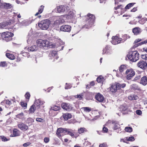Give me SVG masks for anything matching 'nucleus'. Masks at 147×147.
Listing matches in <instances>:
<instances>
[{
	"label": "nucleus",
	"mask_w": 147,
	"mask_h": 147,
	"mask_svg": "<svg viewBox=\"0 0 147 147\" xmlns=\"http://www.w3.org/2000/svg\"><path fill=\"white\" fill-rule=\"evenodd\" d=\"M127 56L131 61L135 62L139 59V54L137 51H131L129 53Z\"/></svg>",
	"instance_id": "f257e3e1"
},
{
	"label": "nucleus",
	"mask_w": 147,
	"mask_h": 147,
	"mask_svg": "<svg viewBox=\"0 0 147 147\" xmlns=\"http://www.w3.org/2000/svg\"><path fill=\"white\" fill-rule=\"evenodd\" d=\"M126 86L125 84H121L119 83L115 82L112 84L111 86L108 89L112 92H115L117 90L120 89L121 88H124Z\"/></svg>",
	"instance_id": "f03ea898"
},
{
	"label": "nucleus",
	"mask_w": 147,
	"mask_h": 147,
	"mask_svg": "<svg viewBox=\"0 0 147 147\" xmlns=\"http://www.w3.org/2000/svg\"><path fill=\"white\" fill-rule=\"evenodd\" d=\"M51 24V21L48 19L43 20L38 24L39 27L42 30H47L48 28Z\"/></svg>",
	"instance_id": "7ed1b4c3"
},
{
	"label": "nucleus",
	"mask_w": 147,
	"mask_h": 147,
	"mask_svg": "<svg viewBox=\"0 0 147 147\" xmlns=\"http://www.w3.org/2000/svg\"><path fill=\"white\" fill-rule=\"evenodd\" d=\"M14 34L13 33L9 31L4 32L1 33L2 39L3 40L7 42L11 40Z\"/></svg>",
	"instance_id": "20e7f679"
},
{
	"label": "nucleus",
	"mask_w": 147,
	"mask_h": 147,
	"mask_svg": "<svg viewBox=\"0 0 147 147\" xmlns=\"http://www.w3.org/2000/svg\"><path fill=\"white\" fill-rule=\"evenodd\" d=\"M86 18V22L89 23V27H90L93 25L95 21V16L90 13H88L85 16Z\"/></svg>",
	"instance_id": "39448f33"
},
{
	"label": "nucleus",
	"mask_w": 147,
	"mask_h": 147,
	"mask_svg": "<svg viewBox=\"0 0 147 147\" xmlns=\"http://www.w3.org/2000/svg\"><path fill=\"white\" fill-rule=\"evenodd\" d=\"M36 43L37 46L40 48H42L45 47H48L49 46V42L47 40L39 39L37 40Z\"/></svg>",
	"instance_id": "423d86ee"
},
{
	"label": "nucleus",
	"mask_w": 147,
	"mask_h": 147,
	"mask_svg": "<svg viewBox=\"0 0 147 147\" xmlns=\"http://www.w3.org/2000/svg\"><path fill=\"white\" fill-rule=\"evenodd\" d=\"M66 128H58L56 132L57 136L60 139L62 138V136L66 135Z\"/></svg>",
	"instance_id": "0eeeda50"
},
{
	"label": "nucleus",
	"mask_w": 147,
	"mask_h": 147,
	"mask_svg": "<svg viewBox=\"0 0 147 147\" xmlns=\"http://www.w3.org/2000/svg\"><path fill=\"white\" fill-rule=\"evenodd\" d=\"M125 74L127 75L126 77V78L129 80L131 79L135 75V73L132 69H128L126 71Z\"/></svg>",
	"instance_id": "6e6552de"
},
{
	"label": "nucleus",
	"mask_w": 147,
	"mask_h": 147,
	"mask_svg": "<svg viewBox=\"0 0 147 147\" xmlns=\"http://www.w3.org/2000/svg\"><path fill=\"white\" fill-rule=\"evenodd\" d=\"M137 66L143 70L147 69V63L143 60H140L137 64Z\"/></svg>",
	"instance_id": "1a4fd4ad"
},
{
	"label": "nucleus",
	"mask_w": 147,
	"mask_h": 147,
	"mask_svg": "<svg viewBox=\"0 0 147 147\" xmlns=\"http://www.w3.org/2000/svg\"><path fill=\"white\" fill-rule=\"evenodd\" d=\"M61 107L63 109L68 111H70L72 110L73 108L72 105L65 102H63L62 103Z\"/></svg>",
	"instance_id": "9d476101"
},
{
	"label": "nucleus",
	"mask_w": 147,
	"mask_h": 147,
	"mask_svg": "<svg viewBox=\"0 0 147 147\" xmlns=\"http://www.w3.org/2000/svg\"><path fill=\"white\" fill-rule=\"evenodd\" d=\"M122 38L117 36H113L112 37L111 42L112 44L115 45L122 42Z\"/></svg>",
	"instance_id": "9b49d317"
},
{
	"label": "nucleus",
	"mask_w": 147,
	"mask_h": 147,
	"mask_svg": "<svg viewBox=\"0 0 147 147\" xmlns=\"http://www.w3.org/2000/svg\"><path fill=\"white\" fill-rule=\"evenodd\" d=\"M69 9L68 6L61 5L57 7V10L58 13L64 12L66 11Z\"/></svg>",
	"instance_id": "f8f14e48"
},
{
	"label": "nucleus",
	"mask_w": 147,
	"mask_h": 147,
	"mask_svg": "<svg viewBox=\"0 0 147 147\" xmlns=\"http://www.w3.org/2000/svg\"><path fill=\"white\" fill-rule=\"evenodd\" d=\"M49 56L51 59H57L59 57L57 56V51H51L49 55Z\"/></svg>",
	"instance_id": "ddd939ff"
},
{
	"label": "nucleus",
	"mask_w": 147,
	"mask_h": 147,
	"mask_svg": "<svg viewBox=\"0 0 147 147\" xmlns=\"http://www.w3.org/2000/svg\"><path fill=\"white\" fill-rule=\"evenodd\" d=\"M71 29V27L68 25H62L60 28L61 31L63 32H70Z\"/></svg>",
	"instance_id": "4468645a"
},
{
	"label": "nucleus",
	"mask_w": 147,
	"mask_h": 147,
	"mask_svg": "<svg viewBox=\"0 0 147 147\" xmlns=\"http://www.w3.org/2000/svg\"><path fill=\"white\" fill-rule=\"evenodd\" d=\"M12 7L11 4L6 3H2L0 4V8L5 9H10Z\"/></svg>",
	"instance_id": "2eb2a0df"
},
{
	"label": "nucleus",
	"mask_w": 147,
	"mask_h": 147,
	"mask_svg": "<svg viewBox=\"0 0 147 147\" xmlns=\"http://www.w3.org/2000/svg\"><path fill=\"white\" fill-rule=\"evenodd\" d=\"M96 100L100 102H102L104 100V97L103 95L100 93H97L95 96Z\"/></svg>",
	"instance_id": "dca6fc26"
},
{
	"label": "nucleus",
	"mask_w": 147,
	"mask_h": 147,
	"mask_svg": "<svg viewBox=\"0 0 147 147\" xmlns=\"http://www.w3.org/2000/svg\"><path fill=\"white\" fill-rule=\"evenodd\" d=\"M18 127L21 130H26L28 129V126L26 124L21 123L18 125Z\"/></svg>",
	"instance_id": "f3484780"
},
{
	"label": "nucleus",
	"mask_w": 147,
	"mask_h": 147,
	"mask_svg": "<svg viewBox=\"0 0 147 147\" xmlns=\"http://www.w3.org/2000/svg\"><path fill=\"white\" fill-rule=\"evenodd\" d=\"M43 104V102L40 99H38L36 100L34 104L36 107L37 109L40 108V106Z\"/></svg>",
	"instance_id": "a211bd4d"
},
{
	"label": "nucleus",
	"mask_w": 147,
	"mask_h": 147,
	"mask_svg": "<svg viewBox=\"0 0 147 147\" xmlns=\"http://www.w3.org/2000/svg\"><path fill=\"white\" fill-rule=\"evenodd\" d=\"M140 83L144 86L146 85L147 84V77L144 76L141 77Z\"/></svg>",
	"instance_id": "6ab92c4d"
},
{
	"label": "nucleus",
	"mask_w": 147,
	"mask_h": 147,
	"mask_svg": "<svg viewBox=\"0 0 147 147\" xmlns=\"http://www.w3.org/2000/svg\"><path fill=\"white\" fill-rule=\"evenodd\" d=\"M20 135V131L17 129H14L13 130V134L11 135V137H16Z\"/></svg>",
	"instance_id": "aec40b11"
},
{
	"label": "nucleus",
	"mask_w": 147,
	"mask_h": 147,
	"mask_svg": "<svg viewBox=\"0 0 147 147\" xmlns=\"http://www.w3.org/2000/svg\"><path fill=\"white\" fill-rule=\"evenodd\" d=\"M11 24L10 21H5L0 23V28H3Z\"/></svg>",
	"instance_id": "412c9836"
},
{
	"label": "nucleus",
	"mask_w": 147,
	"mask_h": 147,
	"mask_svg": "<svg viewBox=\"0 0 147 147\" xmlns=\"http://www.w3.org/2000/svg\"><path fill=\"white\" fill-rule=\"evenodd\" d=\"M132 32L135 35H138L141 33V29L138 27L134 28L132 29Z\"/></svg>",
	"instance_id": "4be33fe9"
},
{
	"label": "nucleus",
	"mask_w": 147,
	"mask_h": 147,
	"mask_svg": "<svg viewBox=\"0 0 147 147\" xmlns=\"http://www.w3.org/2000/svg\"><path fill=\"white\" fill-rule=\"evenodd\" d=\"M62 117H63L65 120L67 121L69 119L71 118L72 115L70 114L65 113L63 115Z\"/></svg>",
	"instance_id": "5701e85b"
},
{
	"label": "nucleus",
	"mask_w": 147,
	"mask_h": 147,
	"mask_svg": "<svg viewBox=\"0 0 147 147\" xmlns=\"http://www.w3.org/2000/svg\"><path fill=\"white\" fill-rule=\"evenodd\" d=\"M69 135L73 138V130L66 128V135Z\"/></svg>",
	"instance_id": "b1692460"
},
{
	"label": "nucleus",
	"mask_w": 147,
	"mask_h": 147,
	"mask_svg": "<svg viewBox=\"0 0 147 147\" xmlns=\"http://www.w3.org/2000/svg\"><path fill=\"white\" fill-rule=\"evenodd\" d=\"M78 131L79 134H82L87 132V130L84 127H80L78 129Z\"/></svg>",
	"instance_id": "393cba45"
},
{
	"label": "nucleus",
	"mask_w": 147,
	"mask_h": 147,
	"mask_svg": "<svg viewBox=\"0 0 147 147\" xmlns=\"http://www.w3.org/2000/svg\"><path fill=\"white\" fill-rule=\"evenodd\" d=\"M44 6L43 5H41L39 7L38 12L35 14V16H38V14H41L43 11Z\"/></svg>",
	"instance_id": "a878e982"
},
{
	"label": "nucleus",
	"mask_w": 147,
	"mask_h": 147,
	"mask_svg": "<svg viewBox=\"0 0 147 147\" xmlns=\"http://www.w3.org/2000/svg\"><path fill=\"white\" fill-rule=\"evenodd\" d=\"M128 98L130 100H136L138 99V97L135 95H131L128 97Z\"/></svg>",
	"instance_id": "bb28decb"
},
{
	"label": "nucleus",
	"mask_w": 147,
	"mask_h": 147,
	"mask_svg": "<svg viewBox=\"0 0 147 147\" xmlns=\"http://www.w3.org/2000/svg\"><path fill=\"white\" fill-rule=\"evenodd\" d=\"M36 109H37L36 108V107L33 104L32 106H31L29 110V112L30 113H34Z\"/></svg>",
	"instance_id": "cd10ccee"
},
{
	"label": "nucleus",
	"mask_w": 147,
	"mask_h": 147,
	"mask_svg": "<svg viewBox=\"0 0 147 147\" xmlns=\"http://www.w3.org/2000/svg\"><path fill=\"white\" fill-rule=\"evenodd\" d=\"M6 56L7 58L11 60H13L15 58V56L10 53H6Z\"/></svg>",
	"instance_id": "c85d7f7f"
},
{
	"label": "nucleus",
	"mask_w": 147,
	"mask_h": 147,
	"mask_svg": "<svg viewBox=\"0 0 147 147\" xmlns=\"http://www.w3.org/2000/svg\"><path fill=\"white\" fill-rule=\"evenodd\" d=\"M81 109L84 112L87 113L90 112L91 110V108L88 107H82L81 108Z\"/></svg>",
	"instance_id": "c756f323"
},
{
	"label": "nucleus",
	"mask_w": 147,
	"mask_h": 147,
	"mask_svg": "<svg viewBox=\"0 0 147 147\" xmlns=\"http://www.w3.org/2000/svg\"><path fill=\"white\" fill-rule=\"evenodd\" d=\"M104 78L102 76H99L96 79V80L98 83H102L104 81Z\"/></svg>",
	"instance_id": "7c9ffc66"
},
{
	"label": "nucleus",
	"mask_w": 147,
	"mask_h": 147,
	"mask_svg": "<svg viewBox=\"0 0 147 147\" xmlns=\"http://www.w3.org/2000/svg\"><path fill=\"white\" fill-rule=\"evenodd\" d=\"M136 4V3H129L125 7V9L126 10L129 9L131 7H132Z\"/></svg>",
	"instance_id": "2f4dec72"
},
{
	"label": "nucleus",
	"mask_w": 147,
	"mask_h": 147,
	"mask_svg": "<svg viewBox=\"0 0 147 147\" xmlns=\"http://www.w3.org/2000/svg\"><path fill=\"white\" fill-rule=\"evenodd\" d=\"M126 67L125 65H121L119 67V71L121 73H122L124 70L126 69Z\"/></svg>",
	"instance_id": "473e14b6"
},
{
	"label": "nucleus",
	"mask_w": 147,
	"mask_h": 147,
	"mask_svg": "<svg viewBox=\"0 0 147 147\" xmlns=\"http://www.w3.org/2000/svg\"><path fill=\"white\" fill-rule=\"evenodd\" d=\"M128 38H130V36H128L127 34H124L122 36V42H124L125 40H126L128 38Z\"/></svg>",
	"instance_id": "72a5a7b5"
},
{
	"label": "nucleus",
	"mask_w": 147,
	"mask_h": 147,
	"mask_svg": "<svg viewBox=\"0 0 147 147\" xmlns=\"http://www.w3.org/2000/svg\"><path fill=\"white\" fill-rule=\"evenodd\" d=\"M73 134H74L73 138H76L80 136L78 132L75 130H73Z\"/></svg>",
	"instance_id": "f704fd0d"
},
{
	"label": "nucleus",
	"mask_w": 147,
	"mask_h": 147,
	"mask_svg": "<svg viewBox=\"0 0 147 147\" xmlns=\"http://www.w3.org/2000/svg\"><path fill=\"white\" fill-rule=\"evenodd\" d=\"M51 109L54 111H57L60 109V107L59 106L54 105L51 107Z\"/></svg>",
	"instance_id": "c9c22d12"
},
{
	"label": "nucleus",
	"mask_w": 147,
	"mask_h": 147,
	"mask_svg": "<svg viewBox=\"0 0 147 147\" xmlns=\"http://www.w3.org/2000/svg\"><path fill=\"white\" fill-rule=\"evenodd\" d=\"M83 93H81L79 95H77L75 96V98H78L79 100H82L83 99Z\"/></svg>",
	"instance_id": "e433bc0d"
},
{
	"label": "nucleus",
	"mask_w": 147,
	"mask_h": 147,
	"mask_svg": "<svg viewBox=\"0 0 147 147\" xmlns=\"http://www.w3.org/2000/svg\"><path fill=\"white\" fill-rule=\"evenodd\" d=\"M20 105L22 107L24 108V109H25L27 108V104L26 103L21 101L20 102Z\"/></svg>",
	"instance_id": "4c0bfd02"
},
{
	"label": "nucleus",
	"mask_w": 147,
	"mask_h": 147,
	"mask_svg": "<svg viewBox=\"0 0 147 147\" xmlns=\"http://www.w3.org/2000/svg\"><path fill=\"white\" fill-rule=\"evenodd\" d=\"M21 54L22 56L27 57L28 58H29L30 57V55L29 53L26 52H23L21 53Z\"/></svg>",
	"instance_id": "58836bf2"
},
{
	"label": "nucleus",
	"mask_w": 147,
	"mask_h": 147,
	"mask_svg": "<svg viewBox=\"0 0 147 147\" xmlns=\"http://www.w3.org/2000/svg\"><path fill=\"white\" fill-rule=\"evenodd\" d=\"M37 49V46L34 45L30 47L29 50L30 51H33L36 50Z\"/></svg>",
	"instance_id": "ea45409f"
},
{
	"label": "nucleus",
	"mask_w": 147,
	"mask_h": 147,
	"mask_svg": "<svg viewBox=\"0 0 147 147\" xmlns=\"http://www.w3.org/2000/svg\"><path fill=\"white\" fill-rule=\"evenodd\" d=\"M125 131L127 132H131L133 131L132 128L130 127H125Z\"/></svg>",
	"instance_id": "a19ab883"
},
{
	"label": "nucleus",
	"mask_w": 147,
	"mask_h": 147,
	"mask_svg": "<svg viewBox=\"0 0 147 147\" xmlns=\"http://www.w3.org/2000/svg\"><path fill=\"white\" fill-rule=\"evenodd\" d=\"M7 66V63L6 61H1L0 62V67H4Z\"/></svg>",
	"instance_id": "79ce46f5"
},
{
	"label": "nucleus",
	"mask_w": 147,
	"mask_h": 147,
	"mask_svg": "<svg viewBox=\"0 0 147 147\" xmlns=\"http://www.w3.org/2000/svg\"><path fill=\"white\" fill-rule=\"evenodd\" d=\"M59 24V23H58L56 20L52 24V26L53 27L56 28L57 27H58Z\"/></svg>",
	"instance_id": "37998d69"
},
{
	"label": "nucleus",
	"mask_w": 147,
	"mask_h": 147,
	"mask_svg": "<svg viewBox=\"0 0 147 147\" xmlns=\"http://www.w3.org/2000/svg\"><path fill=\"white\" fill-rule=\"evenodd\" d=\"M132 88L135 90H141L140 87L136 84H133L132 85Z\"/></svg>",
	"instance_id": "c03bdc74"
},
{
	"label": "nucleus",
	"mask_w": 147,
	"mask_h": 147,
	"mask_svg": "<svg viewBox=\"0 0 147 147\" xmlns=\"http://www.w3.org/2000/svg\"><path fill=\"white\" fill-rule=\"evenodd\" d=\"M57 21L59 23V24L60 23H63L64 22V20L62 17H60L59 18L58 20H57Z\"/></svg>",
	"instance_id": "a18cd8bd"
},
{
	"label": "nucleus",
	"mask_w": 147,
	"mask_h": 147,
	"mask_svg": "<svg viewBox=\"0 0 147 147\" xmlns=\"http://www.w3.org/2000/svg\"><path fill=\"white\" fill-rule=\"evenodd\" d=\"M141 78V76L139 75L136 76L134 78L133 81L135 82L137 81L138 80H140Z\"/></svg>",
	"instance_id": "49530a36"
},
{
	"label": "nucleus",
	"mask_w": 147,
	"mask_h": 147,
	"mask_svg": "<svg viewBox=\"0 0 147 147\" xmlns=\"http://www.w3.org/2000/svg\"><path fill=\"white\" fill-rule=\"evenodd\" d=\"M25 96L26 99L28 101L30 99V95L29 92H27L25 95Z\"/></svg>",
	"instance_id": "de8ad7c7"
},
{
	"label": "nucleus",
	"mask_w": 147,
	"mask_h": 147,
	"mask_svg": "<svg viewBox=\"0 0 147 147\" xmlns=\"http://www.w3.org/2000/svg\"><path fill=\"white\" fill-rule=\"evenodd\" d=\"M108 132V129L107 127L104 125L102 128V132L104 133H107Z\"/></svg>",
	"instance_id": "09e8293b"
},
{
	"label": "nucleus",
	"mask_w": 147,
	"mask_h": 147,
	"mask_svg": "<svg viewBox=\"0 0 147 147\" xmlns=\"http://www.w3.org/2000/svg\"><path fill=\"white\" fill-rule=\"evenodd\" d=\"M1 140L3 142H6L9 140V139H8L4 136H0Z\"/></svg>",
	"instance_id": "8fccbe9b"
},
{
	"label": "nucleus",
	"mask_w": 147,
	"mask_h": 147,
	"mask_svg": "<svg viewBox=\"0 0 147 147\" xmlns=\"http://www.w3.org/2000/svg\"><path fill=\"white\" fill-rule=\"evenodd\" d=\"M72 86L70 84H68L66 83V84L65 88L66 89H68L71 88Z\"/></svg>",
	"instance_id": "3c124183"
},
{
	"label": "nucleus",
	"mask_w": 147,
	"mask_h": 147,
	"mask_svg": "<svg viewBox=\"0 0 147 147\" xmlns=\"http://www.w3.org/2000/svg\"><path fill=\"white\" fill-rule=\"evenodd\" d=\"M120 108L121 110L123 111H125L127 109V106L123 105L121 106Z\"/></svg>",
	"instance_id": "603ef678"
},
{
	"label": "nucleus",
	"mask_w": 147,
	"mask_h": 147,
	"mask_svg": "<svg viewBox=\"0 0 147 147\" xmlns=\"http://www.w3.org/2000/svg\"><path fill=\"white\" fill-rule=\"evenodd\" d=\"M119 128L120 125L119 124H116L114 125L113 129L114 130H115Z\"/></svg>",
	"instance_id": "864d4df0"
},
{
	"label": "nucleus",
	"mask_w": 147,
	"mask_h": 147,
	"mask_svg": "<svg viewBox=\"0 0 147 147\" xmlns=\"http://www.w3.org/2000/svg\"><path fill=\"white\" fill-rule=\"evenodd\" d=\"M147 43V39L142 42H140L139 43H137V44L139 46H140L144 44H146Z\"/></svg>",
	"instance_id": "5fc2aeb1"
},
{
	"label": "nucleus",
	"mask_w": 147,
	"mask_h": 147,
	"mask_svg": "<svg viewBox=\"0 0 147 147\" xmlns=\"http://www.w3.org/2000/svg\"><path fill=\"white\" fill-rule=\"evenodd\" d=\"M50 141V138L49 137H46L44 138V142L46 143H48Z\"/></svg>",
	"instance_id": "6e6d98bb"
},
{
	"label": "nucleus",
	"mask_w": 147,
	"mask_h": 147,
	"mask_svg": "<svg viewBox=\"0 0 147 147\" xmlns=\"http://www.w3.org/2000/svg\"><path fill=\"white\" fill-rule=\"evenodd\" d=\"M99 147H108L107 143H104L100 144Z\"/></svg>",
	"instance_id": "4d7b16f0"
},
{
	"label": "nucleus",
	"mask_w": 147,
	"mask_h": 147,
	"mask_svg": "<svg viewBox=\"0 0 147 147\" xmlns=\"http://www.w3.org/2000/svg\"><path fill=\"white\" fill-rule=\"evenodd\" d=\"M31 143L30 142H28L24 144H23V146L24 147H27L31 144Z\"/></svg>",
	"instance_id": "13d9d810"
},
{
	"label": "nucleus",
	"mask_w": 147,
	"mask_h": 147,
	"mask_svg": "<svg viewBox=\"0 0 147 147\" xmlns=\"http://www.w3.org/2000/svg\"><path fill=\"white\" fill-rule=\"evenodd\" d=\"M141 57L143 59L147 60V54L142 55H141Z\"/></svg>",
	"instance_id": "bf43d9fd"
},
{
	"label": "nucleus",
	"mask_w": 147,
	"mask_h": 147,
	"mask_svg": "<svg viewBox=\"0 0 147 147\" xmlns=\"http://www.w3.org/2000/svg\"><path fill=\"white\" fill-rule=\"evenodd\" d=\"M36 121H37L43 122L44 121V119L40 118H37L36 119Z\"/></svg>",
	"instance_id": "052dcab7"
},
{
	"label": "nucleus",
	"mask_w": 147,
	"mask_h": 147,
	"mask_svg": "<svg viewBox=\"0 0 147 147\" xmlns=\"http://www.w3.org/2000/svg\"><path fill=\"white\" fill-rule=\"evenodd\" d=\"M134 140V138L133 136L129 137L127 139V140L129 141H133Z\"/></svg>",
	"instance_id": "680f3d73"
},
{
	"label": "nucleus",
	"mask_w": 147,
	"mask_h": 147,
	"mask_svg": "<svg viewBox=\"0 0 147 147\" xmlns=\"http://www.w3.org/2000/svg\"><path fill=\"white\" fill-rule=\"evenodd\" d=\"M136 113L139 115H141L142 114V112L140 110H138L136 111Z\"/></svg>",
	"instance_id": "e2e57ef3"
},
{
	"label": "nucleus",
	"mask_w": 147,
	"mask_h": 147,
	"mask_svg": "<svg viewBox=\"0 0 147 147\" xmlns=\"http://www.w3.org/2000/svg\"><path fill=\"white\" fill-rule=\"evenodd\" d=\"M123 7L122 5H118L116 7H115L114 8V9L115 10H117V9H118L120 8H121V9H122V8Z\"/></svg>",
	"instance_id": "0e129e2a"
},
{
	"label": "nucleus",
	"mask_w": 147,
	"mask_h": 147,
	"mask_svg": "<svg viewBox=\"0 0 147 147\" xmlns=\"http://www.w3.org/2000/svg\"><path fill=\"white\" fill-rule=\"evenodd\" d=\"M137 7H134L131 10V11L132 12H135L137 10Z\"/></svg>",
	"instance_id": "69168bd1"
},
{
	"label": "nucleus",
	"mask_w": 147,
	"mask_h": 147,
	"mask_svg": "<svg viewBox=\"0 0 147 147\" xmlns=\"http://www.w3.org/2000/svg\"><path fill=\"white\" fill-rule=\"evenodd\" d=\"M142 40L140 38H138L136 39L134 41L135 43H137Z\"/></svg>",
	"instance_id": "338daca9"
},
{
	"label": "nucleus",
	"mask_w": 147,
	"mask_h": 147,
	"mask_svg": "<svg viewBox=\"0 0 147 147\" xmlns=\"http://www.w3.org/2000/svg\"><path fill=\"white\" fill-rule=\"evenodd\" d=\"M108 52V50L106 49H105L103 50V51L102 53V54H104L107 53Z\"/></svg>",
	"instance_id": "774afa93"
}]
</instances>
